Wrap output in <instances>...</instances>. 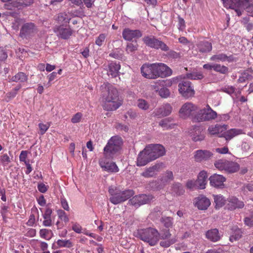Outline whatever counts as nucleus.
I'll return each mask as SVG.
<instances>
[{
  "instance_id": "obj_1",
  "label": "nucleus",
  "mask_w": 253,
  "mask_h": 253,
  "mask_svg": "<svg viewBox=\"0 0 253 253\" xmlns=\"http://www.w3.org/2000/svg\"><path fill=\"white\" fill-rule=\"evenodd\" d=\"M102 98L104 100L103 108L107 111L118 109L121 105L117 89L110 84H104L101 86Z\"/></svg>"
},
{
  "instance_id": "obj_2",
  "label": "nucleus",
  "mask_w": 253,
  "mask_h": 253,
  "mask_svg": "<svg viewBox=\"0 0 253 253\" xmlns=\"http://www.w3.org/2000/svg\"><path fill=\"white\" fill-rule=\"evenodd\" d=\"M141 72L143 77L147 79H154L158 77L169 76L172 70L165 64H145L141 67Z\"/></svg>"
},
{
  "instance_id": "obj_3",
  "label": "nucleus",
  "mask_w": 253,
  "mask_h": 253,
  "mask_svg": "<svg viewBox=\"0 0 253 253\" xmlns=\"http://www.w3.org/2000/svg\"><path fill=\"white\" fill-rule=\"evenodd\" d=\"M123 141L121 137L118 136L112 137L108 141L103 149V154L107 159H113L119 154Z\"/></svg>"
},
{
  "instance_id": "obj_4",
  "label": "nucleus",
  "mask_w": 253,
  "mask_h": 253,
  "mask_svg": "<svg viewBox=\"0 0 253 253\" xmlns=\"http://www.w3.org/2000/svg\"><path fill=\"white\" fill-rule=\"evenodd\" d=\"M108 192L110 194V201L114 205L121 204L129 199L134 194L132 190H121L119 188L111 186Z\"/></svg>"
},
{
  "instance_id": "obj_5",
  "label": "nucleus",
  "mask_w": 253,
  "mask_h": 253,
  "mask_svg": "<svg viewBox=\"0 0 253 253\" xmlns=\"http://www.w3.org/2000/svg\"><path fill=\"white\" fill-rule=\"evenodd\" d=\"M139 238L148 243L150 246L155 245L159 240V232L153 228H148L139 231Z\"/></svg>"
},
{
  "instance_id": "obj_6",
  "label": "nucleus",
  "mask_w": 253,
  "mask_h": 253,
  "mask_svg": "<svg viewBox=\"0 0 253 253\" xmlns=\"http://www.w3.org/2000/svg\"><path fill=\"white\" fill-rule=\"evenodd\" d=\"M216 117V112L211 108H209L201 109L196 114L192 116L191 118L193 122L200 123L213 120Z\"/></svg>"
},
{
  "instance_id": "obj_7",
  "label": "nucleus",
  "mask_w": 253,
  "mask_h": 253,
  "mask_svg": "<svg viewBox=\"0 0 253 253\" xmlns=\"http://www.w3.org/2000/svg\"><path fill=\"white\" fill-rule=\"evenodd\" d=\"M38 32V28L34 23L27 22L22 25L19 36L22 39H29L33 37Z\"/></svg>"
},
{
  "instance_id": "obj_8",
  "label": "nucleus",
  "mask_w": 253,
  "mask_h": 253,
  "mask_svg": "<svg viewBox=\"0 0 253 253\" xmlns=\"http://www.w3.org/2000/svg\"><path fill=\"white\" fill-rule=\"evenodd\" d=\"M215 167L219 170L229 173H234L239 169V165L235 162L226 160H219L214 163Z\"/></svg>"
},
{
  "instance_id": "obj_9",
  "label": "nucleus",
  "mask_w": 253,
  "mask_h": 253,
  "mask_svg": "<svg viewBox=\"0 0 253 253\" xmlns=\"http://www.w3.org/2000/svg\"><path fill=\"white\" fill-rule=\"evenodd\" d=\"M159 239L162 240L160 242V245L164 248H168L177 241L176 236L171 237L169 229L162 230L161 233H159Z\"/></svg>"
},
{
  "instance_id": "obj_10",
  "label": "nucleus",
  "mask_w": 253,
  "mask_h": 253,
  "mask_svg": "<svg viewBox=\"0 0 253 253\" xmlns=\"http://www.w3.org/2000/svg\"><path fill=\"white\" fill-rule=\"evenodd\" d=\"M144 43L148 46L157 49H161L163 51H167L169 50V47L162 41H159L154 36L145 37L143 39Z\"/></svg>"
},
{
  "instance_id": "obj_11",
  "label": "nucleus",
  "mask_w": 253,
  "mask_h": 253,
  "mask_svg": "<svg viewBox=\"0 0 253 253\" xmlns=\"http://www.w3.org/2000/svg\"><path fill=\"white\" fill-rule=\"evenodd\" d=\"M146 150L148 152L153 161L164 156L166 153L164 147L158 144L148 145L146 147Z\"/></svg>"
},
{
  "instance_id": "obj_12",
  "label": "nucleus",
  "mask_w": 253,
  "mask_h": 253,
  "mask_svg": "<svg viewBox=\"0 0 253 253\" xmlns=\"http://www.w3.org/2000/svg\"><path fill=\"white\" fill-rule=\"evenodd\" d=\"M178 90L179 93L184 97H192L195 94L193 86L191 83L187 80H183L178 84Z\"/></svg>"
},
{
  "instance_id": "obj_13",
  "label": "nucleus",
  "mask_w": 253,
  "mask_h": 253,
  "mask_svg": "<svg viewBox=\"0 0 253 253\" xmlns=\"http://www.w3.org/2000/svg\"><path fill=\"white\" fill-rule=\"evenodd\" d=\"M153 199V197L151 195L139 194L129 199L128 203L135 208H138L141 205L149 203Z\"/></svg>"
},
{
  "instance_id": "obj_14",
  "label": "nucleus",
  "mask_w": 253,
  "mask_h": 253,
  "mask_svg": "<svg viewBox=\"0 0 253 253\" xmlns=\"http://www.w3.org/2000/svg\"><path fill=\"white\" fill-rule=\"evenodd\" d=\"M197 109V106L193 103L186 102L182 106L179 110V113L180 116L184 119L187 118L190 116L192 117V116H194V112L196 111Z\"/></svg>"
},
{
  "instance_id": "obj_15",
  "label": "nucleus",
  "mask_w": 253,
  "mask_h": 253,
  "mask_svg": "<svg viewBox=\"0 0 253 253\" xmlns=\"http://www.w3.org/2000/svg\"><path fill=\"white\" fill-rule=\"evenodd\" d=\"M213 154L207 150H198L195 152L194 159L197 162H204L210 160Z\"/></svg>"
},
{
  "instance_id": "obj_16",
  "label": "nucleus",
  "mask_w": 253,
  "mask_h": 253,
  "mask_svg": "<svg viewBox=\"0 0 253 253\" xmlns=\"http://www.w3.org/2000/svg\"><path fill=\"white\" fill-rule=\"evenodd\" d=\"M163 163H157L145 169V170L141 174L142 176L145 178H150L155 176L157 173L160 171L162 167Z\"/></svg>"
},
{
  "instance_id": "obj_17",
  "label": "nucleus",
  "mask_w": 253,
  "mask_h": 253,
  "mask_svg": "<svg viewBox=\"0 0 253 253\" xmlns=\"http://www.w3.org/2000/svg\"><path fill=\"white\" fill-rule=\"evenodd\" d=\"M149 154L147 151H146V147L144 149L141 151L138 155L137 159V166L138 167H142L147 165L148 163L152 161Z\"/></svg>"
},
{
  "instance_id": "obj_18",
  "label": "nucleus",
  "mask_w": 253,
  "mask_h": 253,
  "mask_svg": "<svg viewBox=\"0 0 253 253\" xmlns=\"http://www.w3.org/2000/svg\"><path fill=\"white\" fill-rule=\"evenodd\" d=\"M124 39L126 41H131L133 39L139 38L142 35L141 32L139 30H132L128 28L125 29L122 33Z\"/></svg>"
},
{
  "instance_id": "obj_19",
  "label": "nucleus",
  "mask_w": 253,
  "mask_h": 253,
  "mask_svg": "<svg viewBox=\"0 0 253 253\" xmlns=\"http://www.w3.org/2000/svg\"><path fill=\"white\" fill-rule=\"evenodd\" d=\"M226 178L220 174H214L211 176L209 180L211 186L216 188H220L224 185L223 182Z\"/></svg>"
},
{
  "instance_id": "obj_20",
  "label": "nucleus",
  "mask_w": 253,
  "mask_h": 253,
  "mask_svg": "<svg viewBox=\"0 0 253 253\" xmlns=\"http://www.w3.org/2000/svg\"><path fill=\"white\" fill-rule=\"evenodd\" d=\"M171 106L169 104H167L159 108L155 109L153 112V114L154 116L161 118L169 115L171 113Z\"/></svg>"
},
{
  "instance_id": "obj_21",
  "label": "nucleus",
  "mask_w": 253,
  "mask_h": 253,
  "mask_svg": "<svg viewBox=\"0 0 253 253\" xmlns=\"http://www.w3.org/2000/svg\"><path fill=\"white\" fill-rule=\"evenodd\" d=\"M224 7L227 8L234 9L238 7L243 8L244 2L247 0H222Z\"/></svg>"
},
{
  "instance_id": "obj_22",
  "label": "nucleus",
  "mask_w": 253,
  "mask_h": 253,
  "mask_svg": "<svg viewBox=\"0 0 253 253\" xmlns=\"http://www.w3.org/2000/svg\"><path fill=\"white\" fill-rule=\"evenodd\" d=\"M101 167L105 170L110 172H117L119 169L114 162H106L103 160L99 161Z\"/></svg>"
},
{
  "instance_id": "obj_23",
  "label": "nucleus",
  "mask_w": 253,
  "mask_h": 253,
  "mask_svg": "<svg viewBox=\"0 0 253 253\" xmlns=\"http://www.w3.org/2000/svg\"><path fill=\"white\" fill-rule=\"evenodd\" d=\"M210 205V200L205 196H200L197 197L196 205L199 210H206Z\"/></svg>"
},
{
  "instance_id": "obj_24",
  "label": "nucleus",
  "mask_w": 253,
  "mask_h": 253,
  "mask_svg": "<svg viewBox=\"0 0 253 253\" xmlns=\"http://www.w3.org/2000/svg\"><path fill=\"white\" fill-rule=\"evenodd\" d=\"M121 65L119 62H112L108 64V74L111 75L112 77L115 78L119 76V71L120 69Z\"/></svg>"
},
{
  "instance_id": "obj_25",
  "label": "nucleus",
  "mask_w": 253,
  "mask_h": 253,
  "mask_svg": "<svg viewBox=\"0 0 253 253\" xmlns=\"http://www.w3.org/2000/svg\"><path fill=\"white\" fill-rule=\"evenodd\" d=\"M210 60L211 61L221 62L227 61L228 62H233L236 60L233 55H230V56H227L224 53L213 55L210 58Z\"/></svg>"
},
{
  "instance_id": "obj_26",
  "label": "nucleus",
  "mask_w": 253,
  "mask_h": 253,
  "mask_svg": "<svg viewBox=\"0 0 253 253\" xmlns=\"http://www.w3.org/2000/svg\"><path fill=\"white\" fill-rule=\"evenodd\" d=\"M208 174L206 171H201L198 175L196 180L197 187L199 189H203L205 188V186L207 182Z\"/></svg>"
},
{
  "instance_id": "obj_27",
  "label": "nucleus",
  "mask_w": 253,
  "mask_h": 253,
  "mask_svg": "<svg viewBox=\"0 0 253 253\" xmlns=\"http://www.w3.org/2000/svg\"><path fill=\"white\" fill-rule=\"evenodd\" d=\"M58 33V35L61 38L64 40L69 39L70 36L72 35L73 31L70 28H64L62 26H58L56 31Z\"/></svg>"
},
{
  "instance_id": "obj_28",
  "label": "nucleus",
  "mask_w": 253,
  "mask_h": 253,
  "mask_svg": "<svg viewBox=\"0 0 253 253\" xmlns=\"http://www.w3.org/2000/svg\"><path fill=\"white\" fill-rule=\"evenodd\" d=\"M244 133L243 131L241 129L231 128L222 134V136L224 137L226 140H230L233 137Z\"/></svg>"
},
{
  "instance_id": "obj_29",
  "label": "nucleus",
  "mask_w": 253,
  "mask_h": 253,
  "mask_svg": "<svg viewBox=\"0 0 253 253\" xmlns=\"http://www.w3.org/2000/svg\"><path fill=\"white\" fill-rule=\"evenodd\" d=\"M228 203L227 205V208L230 210H233L236 208H243L244 206V204L242 201L238 200L235 197H232L229 199Z\"/></svg>"
},
{
  "instance_id": "obj_30",
  "label": "nucleus",
  "mask_w": 253,
  "mask_h": 253,
  "mask_svg": "<svg viewBox=\"0 0 253 253\" xmlns=\"http://www.w3.org/2000/svg\"><path fill=\"white\" fill-rule=\"evenodd\" d=\"M206 236L207 239L213 242H217L220 239L218 230L216 228L208 230Z\"/></svg>"
},
{
  "instance_id": "obj_31",
  "label": "nucleus",
  "mask_w": 253,
  "mask_h": 253,
  "mask_svg": "<svg viewBox=\"0 0 253 253\" xmlns=\"http://www.w3.org/2000/svg\"><path fill=\"white\" fill-rule=\"evenodd\" d=\"M227 128V125H221L219 124H216L209 126L208 128V131L211 135H214L222 132L223 130H226Z\"/></svg>"
},
{
  "instance_id": "obj_32",
  "label": "nucleus",
  "mask_w": 253,
  "mask_h": 253,
  "mask_svg": "<svg viewBox=\"0 0 253 253\" xmlns=\"http://www.w3.org/2000/svg\"><path fill=\"white\" fill-rule=\"evenodd\" d=\"M198 47L199 51L202 53L210 52L212 49L211 43L207 41L200 42Z\"/></svg>"
},
{
  "instance_id": "obj_33",
  "label": "nucleus",
  "mask_w": 253,
  "mask_h": 253,
  "mask_svg": "<svg viewBox=\"0 0 253 253\" xmlns=\"http://www.w3.org/2000/svg\"><path fill=\"white\" fill-rule=\"evenodd\" d=\"M71 19V16L66 12L59 13L56 18V20L62 25H66L69 23Z\"/></svg>"
},
{
  "instance_id": "obj_34",
  "label": "nucleus",
  "mask_w": 253,
  "mask_h": 253,
  "mask_svg": "<svg viewBox=\"0 0 253 253\" xmlns=\"http://www.w3.org/2000/svg\"><path fill=\"white\" fill-rule=\"evenodd\" d=\"M28 80L27 76L23 72H19L13 76L9 82L24 83Z\"/></svg>"
},
{
  "instance_id": "obj_35",
  "label": "nucleus",
  "mask_w": 253,
  "mask_h": 253,
  "mask_svg": "<svg viewBox=\"0 0 253 253\" xmlns=\"http://www.w3.org/2000/svg\"><path fill=\"white\" fill-rule=\"evenodd\" d=\"M172 190L173 193L178 196L183 195L185 192L183 186L179 183H174L172 187Z\"/></svg>"
},
{
  "instance_id": "obj_36",
  "label": "nucleus",
  "mask_w": 253,
  "mask_h": 253,
  "mask_svg": "<svg viewBox=\"0 0 253 253\" xmlns=\"http://www.w3.org/2000/svg\"><path fill=\"white\" fill-rule=\"evenodd\" d=\"M5 3L3 5V8L6 10H13L15 9V8H18L19 7V4L18 1H9L7 2H4Z\"/></svg>"
},
{
  "instance_id": "obj_37",
  "label": "nucleus",
  "mask_w": 253,
  "mask_h": 253,
  "mask_svg": "<svg viewBox=\"0 0 253 253\" xmlns=\"http://www.w3.org/2000/svg\"><path fill=\"white\" fill-rule=\"evenodd\" d=\"M160 221L166 228H171L173 226V218L171 217L163 216Z\"/></svg>"
},
{
  "instance_id": "obj_38",
  "label": "nucleus",
  "mask_w": 253,
  "mask_h": 253,
  "mask_svg": "<svg viewBox=\"0 0 253 253\" xmlns=\"http://www.w3.org/2000/svg\"><path fill=\"white\" fill-rule=\"evenodd\" d=\"M213 70L221 74H227L229 72V68L227 66L219 64H214Z\"/></svg>"
},
{
  "instance_id": "obj_39",
  "label": "nucleus",
  "mask_w": 253,
  "mask_h": 253,
  "mask_svg": "<svg viewBox=\"0 0 253 253\" xmlns=\"http://www.w3.org/2000/svg\"><path fill=\"white\" fill-rule=\"evenodd\" d=\"M214 201L215 204V208L219 209L222 207L225 204V200L221 195L214 196Z\"/></svg>"
},
{
  "instance_id": "obj_40",
  "label": "nucleus",
  "mask_w": 253,
  "mask_h": 253,
  "mask_svg": "<svg viewBox=\"0 0 253 253\" xmlns=\"http://www.w3.org/2000/svg\"><path fill=\"white\" fill-rule=\"evenodd\" d=\"M186 76L187 78L191 80H201L204 78L203 73L201 72H194L187 73Z\"/></svg>"
},
{
  "instance_id": "obj_41",
  "label": "nucleus",
  "mask_w": 253,
  "mask_h": 253,
  "mask_svg": "<svg viewBox=\"0 0 253 253\" xmlns=\"http://www.w3.org/2000/svg\"><path fill=\"white\" fill-rule=\"evenodd\" d=\"M249 21L250 19L248 17H244L241 21V23L248 32L253 30V23L249 22Z\"/></svg>"
},
{
  "instance_id": "obj_42",
  "label": "nucleus",
  "mask_w": 253,
  "mask_h": 253,
  "mask_svg": "<svg viewBox=\"0 0 253 253\" xmlns=\"http://www.w3.org/2000/svg\"><path fill=\"white\" fill-rule=\"evenodd\" d=\"M57 244L59 247L71 248L73 246L72 243L69 240H58Z\"/></svg>"
},
{
  "instance_id": "obj_43",
  "label": "nucleus",
  "mask_w": 253,
  "mask_h": 253,
  "mask_svg": "<svg viewBox=\"0 0 253 253\" xmlns=\"http://www.w3.org/2000/svg\"><path fill=\"white\" fill-rule=\"evenodd\" d=\"M192 136V140L195 142H197L203 140L205 139V135L204 133L198 131V132H196L195 133L193 134Z\"/></svg>"
},
{
  "instance_id": "obj_44",
  "label": "nucleus",
  "mask_w": 253,
  "mask_h": 253,
  "mask_svg": "<svg viewBox=\"0 0 253 253\" xmlns=\"http://www.w3.org/2000/svg\"><path fill=\"white\" fill-rule=\"evenodd\" d=\"M250 0H247L244 2V6L243 8L246 9L247 12L250 14V15L253 17V5L250 3Z\"/></svg>"
},
{
  "instance_id": "obj_45",
  "label": "nucleus",
  "mask_w": 253,
  "mask_h": 253,
  "mask_svg": "<svg viewBox=\"0 0 253 253\" xmlns=\"http://www.w3.org/2000/svg\"><path fill=\"white\" fill-rule=\"evenodd\" d=\"M242 237V232L240 229L236 230L234 234L232 235L229 238L231 242L236 241L239 240Z\"/></svg>"
},
{
  "instance_id": "obj_46",
  "label": "nucleus",
  "mask_w": 253,
  "mask_h": 253,
  "mask_svg": "<svg viewBox=\"0 0 253 253\" xmlns=\"http://www.w3.org/2000/svg\"><path fill=\"white\" fill-rule=\"evenodd\" d=\"M137 106L140 109L144 110L148 109L149 107V104L144 99H139L138 100Z\"/></svg>"
},
{
  "instance_id": "obj_47",
  "label": "nucleus",
  "mask_w": 253,
  "mask_h": 253,
  "mask_svg": "<svg viewBox=\"0 0 253 253\" xmlns=\"http://www.w3.org/2000/svg\"><path fill=\"white\" fill-rule=\"evenodd\" d=\"M159 94L163 98H167L169 96L170 92L168 88L162 87L159 90Z\"/></svg>"
},
{
  "instance_id": "obj_48",
  "label": "nucleus",
  "mask_w": 253,
  "mask_h": 253,
  "mask_svg": "<svg viewBox=\"0 0 253 253\" xmlns=\"http://www.w3.org/2000/svg\"><path fill=\"white\" fill-rule=\"evenodd\" d=\"M50 126V124L49 123L43 124V123H39V127L40 130L41 134L42 135L45 133L47 130Z\"/></svg>"
},
{
  "instance_id": "obj_49",
  "label": "nucleus",
  "mask_w": 253,
  "mask_h": 253,
  "mask_svg": "<svg viewBox=\"0 0 253 253\" xmlns=\"http://www.w3.org/2000/svg\"><path fill=\"white\" fill-rule=\"evenodd\" d=\"M57 213L59 218L61 220L64 221L65 222H67L69 221V218L64 211L61 210H58L57 211Z\"/></svg>"
},
{
  "instance_id": "obj_50",
  "label": "nucleus",
  "mask_w": 253,
  "mask_h": 253,
  "mask_svg": "<svg viewBox=\"0 0 253 253\" xmlns=\"http://www.w3.org/2000/svg\"><path fill=\"white\" fill-rule=\"evenodd\" d=\"M137 49V44H133L132 43H129L127 44L126 47V51L128 53H131L136 50Z\"/></svg>"
},
{
  "instance_id": "obj_51",
  "label": "nucleus",
  "mask_w": 253,
  "mask_h": 253,
  "mask_svg": "<svg viewBox=\"0 0 253 253\" xmlns=\"http://www.w3.org/2000/svg\"><path fill=\"white\" fill-rule=\"evenodd\" d=\"M0 161L3 164V165H6L11 162V160L7 154H4L1 156Z\"/></svg>"
},
{
  "instance_id": "obj_52",
  "label": "nucleus",
  "mask_w": 253,
  "mask_h": 253,
  "mask_svg": "<svg viewBox=\"0 0 253 253\" xmlns=\"http://www.w3.org/2000/svg\"><path fill=\"white\" fill-rule=\"evenodd\" d=\"M109 56L120 60L122 59L124 57L123 54L119 51L111 52Z\"/></svg>"
},
{
  "instance_id": "obj_53",
  "label": "nucleus",
  "mask_w": 253,
  "mask_h": 253,
  "mask_svg": "<svg viewBox=\"0 0 253 253\" xmlns=\"http://www.w3.org/2000/svg\"><path fill=\"white\" fill-rule=\"evenodd\" d=\"M82 117V114L81 113L78 112L76 113L75 115L71 119L72 123L75 124L80 122L81 119Z\"/></svg>"
},
{
  "instance_id": "obj_54",
  "label": "nucleus",
  "mask_w": 253,
  "mask_h": 253,
  "mask_svg": "<svg viewBox=\"0 0 253 253\" xmlns=\"http://www.w3.org/2000/svg\"><path fill=\"white\" fill-rule=\"evenodd\" d=\"M7 58V53L5 50L0 47V61H4Z\"/></svg>"
},
{
  "instance_id": "obj_55",
  "label": "nucleus",
  "mask_w": 253,
  "mask_h": 253,
  "mask_svg": "<svg viewBox=\"0 0 253 253\" xmlns=\"http://www.w3.org/2000/svg\"><path fill=\"white\" fill-rule=\"evenodd\" d=\"M170 120L169 118H166L161 120L159 123V125L164 128H168L169 126V123Z\"/></svg>"
},
{
  "instance_id": "obj_56",
  "label": "nucleus",
  "mask_w": 253,
  "mask_h": 253,
  "mask_svg": "<svg viewBox=\"0 0 253 253\" xmlns=\"http://www.w3.org/2000/svg\"><path fill=\"white\" fill-rule=\"evenodd\" d=\"M105 34H100L98 38H97L95 43L98 46H101L102 44V42L104 41L105 39Z\"/></svg>"
},
{
  "instance_id": "obj_57",
  "label": "nucleus",
  "mask_w": 253,
  "mask_h": 253,
  "mask_svg": "<svg viewBox=\"0 0 253 253\" xmlns=\"http://www.w3.org/2000/svg\"><path fill=\"white\" fill-rule=\"evenodd\" d=\"M48 186L45 185L43 183H39L38 189L40 192L42 193H45L47 190Z\"/></svg>"
},
{
  "instance_id": "obj_58",
  "label": "nucleus",
  "mask_w": 253,
  "mask_h": 253,
  "mask_svg": "<svg viewBox=\"0 0 253 253\" xmlns=\"http://www.w3.org/2000/svg\"><path fill=\"white\" fill-rule=\"evenodd\" d=\"M244 222L246 225L250 227L253 226V216L246 217Z\"/></svg>"
},
{
  "instance_id": "obj_59",
  "label": "nucleus",
  "mask_w": 253,
  "mask_h": 253,
  "mask_svg": "<svg viewBox=\"0 0 253 253\" xmlns=\"http://www.w3.org/2000/svg\"><path fill=\"white\" fill-rule=\"evenodd\" d=\"M50 230H49L46 229H42L40 231V234L41 237L46 239H47V236L49 234V232H50Z\"/></svg>"
},
{
  "instance_id": "obj_60",
  "label": "nucleus",
  "mask_w": 253,
  "mask_h": 253,
  "mask_svg": "<svg viewBox=\"0 0 253 253\" xmlns=\"http://www.w3.org/2000/svg\"><path fill=\"white\" fill-rule=\"evenodd\" d=\"M19 6H28L33 3V0H24L23 1H18Z\"/></svg>"
},
{
  "instance_id": "obj_61",
  "label": "nucleus",
  "mask_w": 253,
  "mask_h": 253,
  "mask_svg": "<svg viewBox=\"0 0 253 253\" xmlns=\"http://www.w3.org/2000/svg\"><path fill=\"white\" fill-rule=\"evenodd\" d=\"M27 154L28 152L27 151H22L20 156H19V159L21 162H24L25 163H26V159L27 157Z\"/></svg>"
},
{
  "instance_id": "obj_62",
  "label": "nucleus",
  "mask_w": 253,
  "mask_h": 253,
  "mask_svg": "<svg viewBox=\"0 0 253 253\" xmlns=\"http://www.w3.org/2000/svg\"><path fill=\"white\" fill-rule=\"evenodd\" d=\"M186 186L189 189H192L194 188L195 187H197L196 180H188L186 183Z\"/></svg>"
},
{
  "instance_id": "obj_63",
  "label": "nucleus",
  "mask_w": 253,
  "mask_h": 253,
  "mask_svg": "<svg viewBox=\"0 0 253 253\" xmlns=\"http://www.w3.org/2000/svg\"><path fill=\"white\" fill-rule=\"evenodd\" d=\"M215 151L220 154H225L228 153V148L227 147L218 148L215 149Z\"/></svg>"
},
{
  "instance_id": "obj_64",
  "label": "nucleus",
  "mask_w": 253,
  "mask_h": 253,
  "mask_svg": "<svg viewBox=\"0 0 253 253\" xmlns=\"http://www.w3.org/2000/svg\"><path fill=\"white\" fill-rule=\"evenodd\" d=\"M168 56L172 58H177L180 57L179 54L173 50L169 51L168 53Z\"/></svg>"
}]
</instances>
